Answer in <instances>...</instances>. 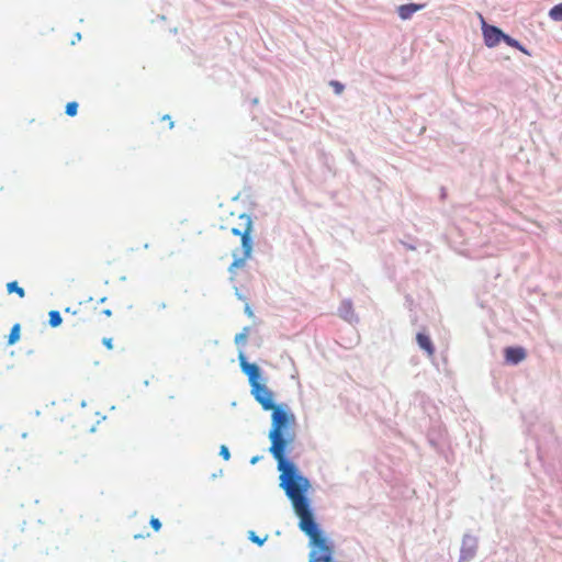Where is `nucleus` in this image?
Masks as SVG:
<instances>
[{
    "label": "nucleus",
    "instance_id": "16",
    "mask_svg": "<svg viewBox=\"0 0 562 562\" xmlns=\"http://www.w3.org/2000/svg\"><path fill=\"white\" fill-rule=\"evenodd\" d=\"M20 339V325L15 324L8 336V345H13Z\"/></svg>",
    "mask_w": 562,
    "mask_h": 562
},
{
    "label": "nucleus",
    "instance_id": "22",
    "mask_svg": "<svg viewBox=\"0 0 562 562\" xmlns=\"http://www.w3.org/2000/svg\"><path fill=\"white\" fill-rule=\"evenodd\" d=\"M149 525L155 531H159L161 529V522L158 518L151 517L149 520Z\"/></svg>",
    "mask_w": 562,
    "mask_h": 562
},
{
    "label": "nucleus",
    "instance_id": "12",
    "mask_svg": "<svg viewBox=\"0 0 562 562\" xmlns=\"http://www.w3.org/2000/svg\"><path fill=\"white\" fill-rule=\"evenodd\" d=\"M503 42H505L508 46L514 47L525 55L531 56V53L529 49H527L518 40L512 37L508 34H504Z\"/></svg>",
    "mask_w": 562,
    "mask_h": 562
},
{
    "label": "nucleus",
    "instance_id": "7",
    "mask_svg": "<svg viewBox=\"0 0 562 562\" xmlns=\"http://www.w3.org/2000/svg\"><path fill=\"white\" fill-rule=\"evenodd\" d=\"M505 362L516 366L527 358V351L521 346H510L504 349Z\"/></svg>",
    "mask_w": 562,
    "mask_h": 562
},
{
    "label": "nucleus",
    "instance_id": "31",
    "mask_svg": "<svg viewBox=\"0 0 562 562\" xmlns=\"http://www.w3.org/2000/svg\"><path fill=\"white\" fill-rule=\"evenodd\" d=\"M162 119H164V120H166V122H169L170 116L167 114V115H165Z\"/></svg>",
    "mask_w": 562,
    "mask_h": 562
},
{
    "label": "nucleus",
    "instance_id": "19",
    "mask_svg": "<svg viewBox=\"0 0 562 562\" xmlns=\"http://www.w3.org/2000/svg\"><path fill=\"white\" fill-rule=\"evenodd\" d=\"M77 111H78V103L72 101V102H68L67 105H66V114L69 115V116H75L77 114Z\"/></svg>",
    "mask_w": 562,
    "mask_h": 562
},
{
    "label": "nucleus",
    "instance_id": "1",
    "mask_svg": "<svg viewBox=\"0 0 562 562\" xmlns=\"http://www.w3.org/2000/svg\"><path fill=\"white\" fill-rule=\"evenodd\" d=\"M271 411V428L268 434L271 443L269 452L277 461L280 487L284 493H289L311 486L310 480L301 473L299 467L290 458L295 439L293 427L296 424V418L294 413L285 403H279Z\"/></svg>",
    "mask_w": 562,
    "mask_h": 562
},
{
    "label": "nucleus",
    "instance_id": "11",
    "mask_svg": "<svg viewBox=\"0 0 562 562\" xmlns=\"http://www.w3.org/2000/svg\"><path fill=\"white\" fill-rule=\"evenodd\" d=\"M416 341L420 349H423L428 356H432L435 353V346L430 339V337L425 333H417Z\"/></svg>",
    "mask_w": 562,
    "mask_h": 562
},
{
    "label": "nucleus",
    "instance_id": "6",
    "mask_svg": "<svg viewBox=\"0 0 562 562\" xmlns=\"http://www.w3.org/2000/svg\"><path fill=\"white\" fill-rule=\"evenodd\" d=\"M482 32H483L484 44L487 47H494V46L498 45L499 42L503 41L504 34H505L499 27H497L495 25L486 24L484 21L482 24Z\"/></svg>",
    "mask_w": 562,
    "mask_h": 562
},
{
    "label": "nucleus",
    "instance_id": "28",
    "mask_svg": "<svg viewBox=\"0 0 562 562\" xmlns=\"http://www.w3.org/2000/svg\"><path fill=\"white\" fill-rule=\"evenodd\" d=\"M262 457L261 456H255L250 459V464H256Z\"/></svg>",
    "mask_w": 562,
    "mask_h": 562
},
{
    "label": "nucleus",
    "instance_id": "20",
    "mask_svg": "<svg viewBox=\"0 0 562 562\" xmlns=\"http://www.w3.org/2000/svg\"><path fill=\"white\" fill-rule=\"evenodd\" d=\"M329 86L334 89L336 94H341L345 89V85L337 80H331Z\"/></svg>",
    "mask_w": 562,
    "mask_h": 562
},
{
    "label": "nucleus",
    "instance_id": "27",
    "mask_svg": "<svg viewBox=\"0 0 562 562\" xmlns=\"http://www.w3.org/2000/svg\"><path fill=\"white\" fill-rule=\"evenodd\" d=\"M103 344L108 347V349L112 348V339L111 338H104Z\"/></svg>",
    "mask_w": 562,
    "mask_h": 562
},
{
    "label": "nucleus",
    "instance_id": "15",
    "mask_svg": "<svg viewBox=\"0 0 562 562\" xmlns=\"http://www.w3.org/2000/svg\"><path fill=\"white\" fill-rule=\"evenodd\" d=\"M8 293H16L21 299L25 296L23 288L19 286L16 281H11L7 284Z\"/></svg>",
    "mask_w": 562,
    "mask_h": 562
},
{
    "label": "nucleus",
    "instance_id": "14",
    "mask_svg": "<svg viewBox=\"0 0 562 562\" xmlns=\"http://www.w3.org/2000/svg\"><path fill=\"white\" fill-rule=\"evenodd\" d=\"M249 333H250V327L249 326L244 327L243 330L235 336V339H234L235 344L238 347H244L246 344V338L249 335Z\"/></svg>",
    "mask_w": 562,
    "mask_h": 562
},
{
    "label": "nucleus",
    "instance_id": "2",
    "mask_svg": "<svg viewBox=\"0 0 562 562\" xmlns=\"http://www.w3.org/2000/svg\"><path fill=\"white\" fill-rule=\"evenodd\" d=\"M310 488L311 486L302 487L285 495L299 517V529L310 539L312 551L308 554V562H334L335 544L316 520L315 510L308 497Z\"/></svg>",
    "mask_w": 562,
    "mask_h": 562
},
{
    "label": "nucleus",
    "instance_id": "29",
    "mask_svg": "<svg viewBox=\"0 0 562 562\" xmlns=\"http://www.w3.org/2000/svg\"><path fill=\"white\" fill-rule=\"evenodd\" d=\"M428 441H429V443H430L432 447L437 448V443H436V441H435L434 439L428 438Z\"/></svg>",
    "mask_w": 562,
    "mask_h": 562
},
{
    "label": "nucleus",
    "instance_id": "21",
    "mask_svg": "<svg viewBox=\"0 0 562 562\" xmlns=\"http://www.w3.org/2000/svg\"><path fill=\"white\" fill-rule=\"evenodd\" d=\"M220 456L225 460L228 461L231 459V452L227 446L222 445L220 448Z\"/></svg>",
    "mask_w": 562,
    "mask_h": 562
},
{
    "label": "nucleus",
    "instance_id": "25",
    "mask_svg": "<svg viewBox=\"0 0 562 562\" xmlns=\"http://www.w3.org/2000/svg\"><path fill=\"white\" fill-rule=\"evenodd\" d=\"M235 294H236V296H237V299H238V300L244 301V302H247V297H246L244 294H241V293L238 291V289H237V288H236V292H235Z\"/></svg>",
    "mask_w": 562,
    "mask_h": 562
},
{
    "label": "nucleus",
    "instance_id": "5",
    "mask_svg": "<svg viewBox=\"0 0 562 562\" xmlns=\"http://www.w3.org/2000/svg\"><path fill=\"white\" fill-rule=\"evenodd\" d=\"M479 549V538L469 532L462 537L458 562H468L474 559Z\"/></svg>",
    "mask_w": 562,
    "mask_h": 562
},
{
    "label": "nucleus",
    "instance_id": "10",
    "mask_svg": "<svg viewBox=\"0 0 562 562\" xmlns=\"http://www.w3.org/2000/svg\"><path fill=\"white\" fill-rule=\"evenodd\" d=\"M233 262L228 267V272L234 276L236 273V269H239L245 266L247 259L251 257V254L246 255V252H241V256L238 252V249L233 250Z\"/></svg>",
    "mask_w": 562,
    "mask_h": 562
},
{
    "label": "nucleus",
    "instance_id": "24",
    "mask_svg": "<svg viewBox=\"0 0 562 562\" xmlns=\"http://www.w3.org/2000/svg\"><path fill=\"white\" fill-rule=\"evenodd\" d=\"M401 243H402V245H403L406 249H408V250H415V249H416V246H415V245H413V244L405 243V241H401Z\"/></svg>",
    "mask_w": 562,
    "mask_h": 562
},
{
    "label": "nucleus",
    "instance_id": "8",
    "mask_svg": "<svg viewBox=\"0 0 562 562\" xmlns=\"http://www.w3.org/2000/svg\"><path fill=\"white\" fill-rule=\"evenodd\" d=\"M338 315L350 324L358 323L359 321L358 316L355 313L353 304L350 299H345L341 301L338 307Z\"/></svg>",
    "mask_w": 562,
    "mask_h": 562
},
{
    "label": "nucleus",
    "instance_id": "13",
    "mask_svg": "<svg viewBox=\"0 0 562 562\" xmlns=\"http://www.w3.org/2000/svg\"><path fill=\"white\" fill-rule=\"evenodd\" d=\"M549 18L552 21L561 22L562 21V2L553 5L548 13Z\"/></svg>",
    "mask_w": 562,
    "mask_h": 562
},
{
    "label": "nucleus",
    "instance_id": "3",
    "mask_svg": "<svg viewBox=\"0 0 562 562\" xmlns=\"http://www.w3.org/2000/svg\"><path fill=\"white\" fill-rule=\"evenodd\" d=\"M239 366L244 374L247 375L250 385V394L263 411H271L278 404L274 403V393L266 383H263L262 370L257 363H251L243 350L238 353Z\"/></svg>",
    "mask_w": 562,
    "mask_h": 562
},
{
    "label": "nucleus",
    "instance_id": "4",
    "mask_svg": "<svg viewBox=\"0 0 562 562\" xmlns=\"http://www.w3.org/2000/svg\"><path fill=\"white\" fill-rule=\"evenodd\" d=\"M239 218L246 221L244 231H240L239 228L233 227L231 233L234 236H239L240 237V239H241V252H246V255H248V254L252 252V248H254V238L251 236V233H252V220H251V216L249 214H246V213L241 214L239 216Z\"/></svg>",
    "mask_w": 562,
    "mask_h": 562
},
{
    "label": "nucleus",
    "instance_id": "30",
    "mask_svg": "<svg viewBox=\"0 0 562 562\" xmlns=\"http://www.w3.org/2000/svg\"><path fill=\"white\" fill-rule=\"evenodd\" d=\"M162 119H164V120H166V122H169L170 116L167 114V115H165Z\"/></svg>",
    "mask_w": 562,
    "mask_h": 562
},
{
    "label": "nucleus",
    "instance_id": "17",
    "mask_svg": "<svg viewBox=\"0 0 562 562\" xmlns=\"http://www.w3.org/2000/svg\"><path fill=\"white\" fill-rule=\"evenodd\" d=\"M49 325L52 327H57L61 324L63 319L58 311H50L49 312Z\"/></svg>",
    "mask_w": 562,
    "mask_h": 562
},
{
    "label": "nucleus",
    "instance_id": "9",
    "mask_svg": "<svg viewBox=\"0 0 562 562\" xmlns=\"http://www.w3.org/2000/svg\"><path fill=\"white\" fill-rule=\"evenodd\" d=\"M425 8V3H406L397 8V14L402 20H408L414 13Z\"/></svg>",
    "mask_w": 562,
    "mask_h": 562
},
{
    "label": "nucleus",
    "instance_id": "18",
    "mask_svg": "<svg viewBox=\"0 0 562 562\" xmlns=\"http://www.w3.org/2000/svg\"><path fill=\"white\" fill-rule=\"evenodd\" d=\"M248 539L251 542H254V543L258 544L259 547H261L267 541L268 535H266L265 537L261 538V537L257 536L255 531L250 530L248 532Z\"/></svg>",
    "mask_w": 562,
    "mask_h": 562
},
{
    "label": "nucleus",
    "instance_id": "26",
    "mask_svg": "<svg viewBox=\"0 0 562 562\" xmlns=\"http://www.w3.org/2000/svg\"><path fill=\"white\" fill-rule=\"evenodd\" d=\"M447 198V189L445 187L440 188V199L445 200Z\"/></svg>",
    "mask_w": 562,
    "mask_h": 562
},
{
    "label": "nucleus",
    "instance_id": "23",
    "mask_svg": "<svg viewBox=\"0 0 562 562\" xmlns=\"http://www.w3.org/2000/svg\"><path fill=\"white\" fill-rule=\"evenodd\" d=\"M245 314L248 316V317H254V312L249 305V303L246 302V305H245Z\"/></svg>",
    "mask_w": 562,
    "mask_h": 562
}]
</instances>
